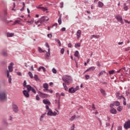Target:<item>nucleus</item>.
<instances>
[{
    "instance_id": "nucleus-59",
    "label": "nucleus",
    "mask_w": 130,
    "mask_h": 130,
    "mask_svg": "<svg viewBox=\"0 0 130 130\" xmlns=\"http://www.w3.org/2000/svg\"><path fill=\"white\" fill-rule=\"evenodd\" d=\"M71 130H75V125H74V124H73L72 126L71 127Z\"/></svg>"
},
{
    "instance_id": "nucleus-29",
    "label": "nucleus",
    "mask_w": 130,
    "mask_h": 130,
    "mask_svg": "<svg viewBox=\"0 0 130 130\" xmlns=\"http://www.w3.org/2000/svg\"><path fill=\"white\" fill-rule=\"evenodd\" d=\"M123 109V107L121 106H119V107H117V110L119 111L120 112L121 111H122V109Z\"/></svg>"
},
{
    "instance_id": "nucleus-2",
    "label": "nucleus",
    "mask_w": 130,
    "mask_h": 130,
    "mask_svg": "<svg viewBox=\"0 0 130 130\" xmlns=\"http://www.w3.org/2000/svg\"><path fill=\"white\" fill-rule=\"evenodd\" d=\"M6 99H7V94L6 92H0V102H4Z\"/></svg>"
},
{
    "instance_id": "nucleus-6",
    "label": "nucleus",
    "mask_w": 130,
    "mask_h": 130,
    "mask_svg": "<svg viewBox=\"0 0 130 130\" xmlns=\"http://www.w3.org/2000/svg\"><path fill=\"white\" fill-rule=\"evenodd\" d=\"M22 93L26 98H29V97H30V94H29V91H28V90H23Z\"/></svg>"
},
{
    "instance_id": "nucleus-7",
    "label": "nucleus",
    "mask_w": 130,
    "mask_h": 130,
    "mask_svg": "<svg viewBox=\"0 0 130 130\" xmlns=\"http://www.w3.org/2000/svg\"><path fill=\"white\" fill-rule=\"evenodd\" d=\"M76 91H78V89L75 88L73 87H72L69 89L68 92L71 94H73V93H75V92H76Z\"/></svg>"
},
{
    "instance_id": "nucleus-18",
    "label": "nucleus",
    "mask_w": 130,
    "mask_h": 130,
    "mask_svg": "<svg viewBox=\"0 0 130 130\" xmlns=\"http://www.w3.org/2000/svg\"><path fill=\"white\" fill-rule=\"evenodd\" d=\"M100 92L102 93L103 96H106V92L105 91V90H104L103 88L100 89Z\"/></svg>"
},
{
    "instance_id": "nucleus-63",
    "label": "nucleus",
    "mask_w": 130,
    "mask_h": 130,
    "mask_svg": "<svg viewBox=\"0 0 130 130\" xmlns=\"http://www.w3.org/2000/svg\"><path fill=\"white\" fill-rule=\"evenodd\" d=\"M17 75H18V76H22V73L21 72H17Z\"/></svg>"
},
{
    "instance_id": "nucleus-4",
    "label": "nucleus",
    "mask_w": 130,
    "mask_h": 130,
    "mask_svg": "<svg viewBox=\"0 0 130 130\" xmlns=\"http://www.w3.org/2000/svg\"><path fill=\"white\" fill-rule=\"evenodd\" d=\"M124 128H125V129H128V128H130V120L129 119H128L124 124Z\"/></svg>"
},
{
    "instance_id": "nucleus-16",
    "label": "nucleus",
    "mask_w": 130,
    "mask_h": 130,
    "mask_svg": "<svg viewBox=\"0 0 130 130\" xmlns=\"http://www.w3.org/2000/svg\"><path fill=\"white\" fill-rule=\"evenodd\" d=\"M38 9H40L41 10H42V11H43V12H45V11H48V9H47V7H37Z\"/></svg>"
},
{
    "instance_id": "nucleus-46",
    "label": "nucleus",
    "mask_w": 130,
    "mask_h": 130,
    "mask_svg": "<svg viewBox=\"0 0 130 130\" xmlns=\"http://www.w3.org/2000/svg\"><path fill=\"white\" fill-rule=\"evenodd\" d=\"M26 85H27V82L26 81V80H24V82H23V87L26 88V86H27Z\"/></svg>"
},
{
    "instance_id": "nucleus-39",
    "label": "nucleus",
    "mask_w": 130,
    "mask_h": 130,
    "mask_svg": "<svg viewBox=\"0 0 130 130\" xmlns=\"http://www.w3.org/2000/svg\"><path fill=\"white\" fill-rule=\"evenodd\" d=\"M115 73V70H112L109 71V75H113Z\"/></svg>"
},
{
    "instance_id": "nucleus-42",
    "label": "nucleus",
    "mask_w": 130,
    "mask_h": 130,
    "mask_svg": "<svg viewBox=\"0 0 130 130\" xmlns=\"http://www.w3.org/2000/svg\"><path fill=\"white\" fill-rule=\"evenodd\" d=\"M20 22H21V21L19 20H16L14 23H13V25H16V24H19Z\"/></svg>"
},
{
    "instance_id": "nucleus-31",
    "label": "nucleus",
    "mask_w": 130,
    "mask_h": 130,
    "mask_svg": "<svg viewBox=\"0 0 130 130\" xmlns=\"http://www.w3.org/2000/svg\"><path fill=\"white\" fill-rule=\"evenodd\" d=\"M7 37H13L14 36V33L7 32Z\"/></svg>"
},
{
    "instance_id": "nucleus-35",
    "label": "nucleus",
    "mask_w": 130,
    "mask_h": 130,
    "mask_svg": "<svg viewBox=\"0 0 130 130\" xmlns=\"http://www.w3.org/2000/svg\"><path fill=\"white\" fill-rule=\"evenodd\" d=\"M58 23L59 25H61V16H60L59 17V18L58 19Z\"/></svg>"
},
{
    "instance_id": "nucleus-52",
    "label": "nucleus",
    "mask_w": 130,
    "mask_h": 130,
    "mask_svg": "<svg viewBox=\"0 0 130 130\" xmlns=\"http://www.w3.org/2000/svg\"><path fill=\"white\" fill-rule=\"evenodd\" d=\"M86 80H89L90 79V76L85 75V76Z\"/></svg>"
},
{
    "instance_id": "nucleus-26",
    "label": "nucleus",
    "mask_w": 130,
    "mask_h": 130,
    "mask_svg": "<svg viewBox=\"0 0 130 130\" xmlns=\"http://www.w3.org/2000/svg\"><path fill=\"white\" fill-rule=\"evenodd\" d=\"M114 106H119L120 105V103L118 101H114Z\"/></svg>"
},
{
    "instance_id": "nucleus-8",
    "label": "nucleus",
    "mask_w": 130,
    "mask_h": 130,
    "mask_svg": "<svg viewBox=\"0 0 130 130\" xmlns=\"http://www.w3.org/2000/svg\"><path fill=\"white\" fill-rule=\"evenodd\" d=\"M39 94L41 98H47L48 97V94L42 93L41 91H39Z\"/></svg>"
},
{
    "instance_id": "nucleus-45",
    "label": "nucleus",
    "mask_w": 130,
    "mask_h": 130,
    "mask_svg": "<svg viewBox=\"0 0 130 130\" xmlns=\"http://www.w3.org/2000/svg\"><path fill=\"white\" fill-rule=\"evenodd\" d=\"M6 74H7V78H10V77H11V76L10 75V71H9L8 70H7V71H6Z\"/></svg>"
},
{
    "instance_id": "nucleus-37",
    "label": "nucleus",
    "mask_w": 130,
    "mask_h": 130,
    "mask_svg": "<svg viewBox=\"0 0 130 130\" xmlns=\"http://www.w3.org/2000/svg\"><path fill=\"white\" fill-rule=\"evenodd\" d=\"M27 23H28V24H29V25H32V24H33V23H34V20L32 19L31 20H28L27 21Z\"/></svg>"
},
{
    "instance_id": "nucleus-41",
    "label": "nucleus",
    "mask_w": 130,
    "mask_h": 130,
    "mask_svg": "<svg viewBox=\"0 0 130 130\" xmlns=\"http://www.w3.org/2000/svg\"><path fill=\"white\" fill-rule=\"evenodd\" d=\"M28 76L31 79H33V74H32V72H28Z\"/></svg>"
},
{
    "instance_id": "nucleus-50",
    "label": "nucleus",
    "mask_w": 130,
    "mask_h": 130,
    "mask_svg": "<svg viewBox=\"0 0 130 130\" xmlns=\"http://www.w3.org/2000/svg\"><path fill=\"white\" fill-rule=\"evenodd\" d=\"M31 91L32 92V93H34V94H36V90L34 88H32Z\"/></svg>"
},
{
    "instance_id": "nucleus-47",
    "label": "nucleus",
    "mask_w": 130,
    "mask_h": 130,
    "mask_svg": "<svg viewBox=\"0 0 130 130\" xmlns=\"http://www.w3.org/2000/svg\"><path fill=\"white\" fill-rule=\"evenodd\" d=\"M45 117V114H43L41 115V118L40 119V121H42V120H43V119H42V118H44Z\"/></svg>"
},
{
    "instance_id": "nucleus-32",
    "label": "nucleus",
    "mask_w": 130,
    "mask_h": 130,
    "mask_svg": "<svg viewBox=\"0 0 130 130\" xmlns=\"http://www.w3.org/2000/svg\"><path fill=\"white\" fill-rule=\"evenodd\" d=\"M74 56H76V57H80V56H79V51H76L75 52Z\"/></svg>"
},
{
    "instance_id": "nucleus-33",
    "label": "nucleus",
    "mask_w": 130,
    "mask_h": 130,
    "mask_svg": "<svg viewBox=\"0 0 130 130\" xmlns=\"http://www.w3.org/2000/svg\"><path fill=\"white\" fill-rule=\"evenodd\" d=\"M38 50L39 52H40V53H42V52H45V51H46L45 50H43L40 47H38Z\"/></svg>"
},
{
    "instance_id": "nucleus-19",
    "label": "nucleus",
    "mask_w": 130,
    "mask_h": 130,
    "mask_svg": "<svg viewBox=\"0 0 130 130\" xmlns=\"http://www.w3.org/2000/svg\"><path fill=\"white\" fill-rule=\"evenodd\" d=\"M79 117H80V116L73 115L69 119V120H70V121H73V120H74L75 118H79Z\"/></svg>"
},
{
    "instance_id": "nucleus-1",
    "label": "nucleus",
    "mask_w": 130,
    "mask_h": 130,
    "mask_svg": "<svg viewBox=\"0 0 130 130\" xmlns=\"http://www.w3.org/2000/svg\"><path fill=\"white\" fill-rule=\"evenodd\" d=\"M62 81L64 82L66 85H70L73 81L72 77L70 75H65L62 77Z\"/></svg>"
},
{
    "instance_id": "nucleus-15",
    "label": "nucleus",
    "mask_w": 130,
    "mask_h": 130,
    "mask_svg": "<svg viewBox=\"0 0 130 130\" xmlns=\"http://www.w3.org/2000/svg\"><path fill=\"white\" fill-rule=\"evenodd\" d=\"M110 113H112V114H116L117 111H116V109L115 108H112L110 110Z\"/></svg>"
},
{
    "instance_id": "nucleus-61",
    "label": "nucleus",
    "mask_w": 130,
    "mask_h": 130,
    "mask_svg": "<svg viewBox=\"0 0 130 130\" xmlns=\"http://www.w3.org/2000/svg\"><path fill=\"white\" fill-rule=\"evenodd\" d=\"M45 46L47 47V48H49V45H48V43H45Z\"/></svg>"
},
{
    "instance_id": "nucleus-44",
    "label": "nucleus",
    "mask_w": 130,
    "mask_h": 130,
    "mask_svg": "<svg viewBox=\"0 0 130 130\" xmlns=\"http://www.w3.org/2000/svg\"><path fill=\"white\" fill-rule=\"evenodd\" d=\"M52 72L53 74H56V73H57V71L55 68L52 69Z\"/></svg>"
},
{
    "instance_id": "nucleus-12",
    "label": "nucleus",
    "mask_w": 130,
    "mask_h": 130,
    "mask_svg": "<svg viewBox=\"0 0 130 130\" xmlns=\"http://www.w3.org/2000/svg\"><path fill=\"white\" fill-rule=\"evenodd\" d=\"M1 54L3 56H8V53L7 52V50L6 49H4L2 50V52L1 53Z\"/></svg>"
},
{
    "instance_id": "nucleus-27",
    "label": "nucleus",
    "mask_w": 130,
    "mask_h": 130,
    "mask_svg": "<svg viewBox=\"0 0 130 130\" xmlns=\"http://www.w3.org/2000/svg\"><path fill=\"white\" fill-rule=\"evenodd\" d=\"M103 6H104V4H103V3H102L100 1L98 2L99 8H102V7H103Z\"/></svg>"
},
{
    "instance_id": "nucleus-5",
    "label": "nucleus",
    "mask_w": 130,
    "mask_h": 130,
    "mask_svg": "<svg viewBox=\"0 0 130 130\" xmlns=\"http://www.w3.org/2000/svg\"><path fill=\"white\" fill-rule=\"evenodd\" d=\"M49 20V18L47 16H42L40 18V21L42 22L46 23V22Z\"/></svg>"
},
{
    "instance_id": "nucleus-11",
    "label": "nucleus",
    "mask_w": 130,
    "mask_h": 130,
    "mask_svg": "<svg viewBox=\"0 0 130 130\" xmlns=\"http://www.w3.org/2000/svg\"><path fill=\"white\" fill-rule=\"evenodd\" d=\"M43 103H44V104H45L46 105H50V102L48 100H43Z\"/></svg>"
},
{
    "instance_id": "nucleus-60",
    "label": "nucleus",
    "mask_w": 130,
    "mask_h": 130,
    "mask_svg": "<svg viewBox=\"0 0 130 130\" xmlns=\"http://www.w3.org/2000/svg\"><path fill=\"white\" fill-rule=\"evenodd\" d=\"M92 108L93 110H95L96 109V108L95 107V105H94V104H92Z\"/></svg>"
},
{
    "instance_id": "nucleus-24",
    "label": "nucleus",
    "mask_w": 130,
    "mask_h": 130,
    "mask_svg": "<svg viewBox=\"0 0 130 130\" xmlns=\"http://www.w3.org/2000/svg\"><path fill=\"white\" fill-rule=\"evenodd\" d=\"M34 79H35V81H36L37 82L40 81L39 77H38V75H37L36 74H35L34 75Z\"/></svg>"
},
{
    "instance_id": "nucleus-17",
    "label": "nucleus",
    "mask_w": 130,
    "mask_h": 130,
    "mask_svg": "<svg viewBox=\"0 0 130 130\" xmlns=\"http://www.w3.org/2000/svg\"><path fill=\"white\" fill-rule=\"evenodd\" d=\"M77 38V39H79L81 37V30H78L76 32Z\"/></svg>"
},
{
    "instance_id": "nucleus-3",
    "label": "nucleus",
    "mask_w": 130,
    "mask_h": 130,
    "mask_svg": "<svg viewBox=\"0 0 130 130\" xmlns=\"http://www.w3.org/2000/svg\"><path fill=\"white\" fill-rule=\"evenodd\" d=\"M12 107L13 111L15 113H18V112L19 111V108L18 107V106L15 104H12Z\"/></svg>"
},
{
    "instance_id": "nucleus-25",
    "label": "nucleus",
    "mask_w": 130,
    "mask_h": 130,
    "mask_svg": "<svg viewBox=\"0 0 130 130\" xmlns=\"http://www.w3.org/2000/svg\"><path fill=\"white\" fill-rule=\"evenodd\" d=\"M43 88L46 90H48V84L47 83H44L43 85Z\"/></svg>"
},
{
    "instance_id": "nucleus-13",
    "label": "nucleus",
    "mask_w": 130,
    "mask_h": 130,
    "mask_svg": "<svg viewBox=\"0 0 130 130\" xmlns=\"http://www.w3.org/2000/svg\"><path fill=\"white\" fill-rule=\"evenodd\" d=\"M115 18L117 20L118 22H120L122 20V17L120 15H116Z\"/></svg>"
},
{
    "instance_id": "nucleus-14",
    "label": "nucleus",
    "mask_w": 130,
    "mask_h": 130,
    "mask_svg": "<svg viewBox=\"0 0 130 130\" xmlns=\"http://www.w3.org/2000/svg\"><path fill=\"white\" fill-rule=\"evenodd\" d=\"M41 70H43L44 73H45V72H46V69H45V68H44V67L43 66H41V67H40L39 68V69H38V71L39 72H40V71H41Z\"/></svg>"
},
{
    "instance_id": "nucleus-62",
    "label": "nucleus",
    "mask_w": 130,
    "mask_h": 130,
    "mask_svg": "<svg viewBox=\"0 0 130 130\" xmlns=\"http://www.w3.org/2000/svg\"><path fill=\"white\" fill-rule=\"evenodd\" d=\"M122 127L121 126H119L117 127V130H122Z\"/></svg>"
},
{
    "instance_id": "nucleus-36",
    "label": "nucleus",
    "mask_w": 130,
    "mask_h": 130,
    "mask_svg": "<svg viewBox=\"0 0 130 130\" xmlns=\"http://www.w3.org/2000/svg\"><path fill=\"white\" fill-rule=\"evenodd\" d=\"M123 9L124 11H127V10H128V7L125 5V3L123 4Z\"/></svg>"
},
{
    "instance_id": "nucleus-34",
    "label": "nucleus",
    "mask_w": 130,
    "mask_h": 130,
    "mask_svg": "<svg viewBox=\"0 0 130 130\" xmlns=\"http://www.w3.org/2000/svg\"><path fill=\"white\" fill-rule=\"evenodd\" d=\"M55 103H57V104L58 105V108H59V107L60 106V102H59V100L57 101V100H55Z\"/></svg>"
},
{
    "instance_id": "nucleus-48",
    "label": "nucleus",
    "mask_w": 130,
    "mask_h": 130,
    "mask_svg": "<svg viewBox=\"0 0 130 130\" xmlns=\"http://www.w3.org/2000/svg\"><path fill=\"white\" fill-rule=\"evenodd\" d=\"M9 79H8V82L9 83H12V76H10L9 77H8Z\"/></svg>"
},
{
    "instance_id": "nucleus-57",
    "label": "nucleus",
    "mask_w": 130,
    "mask_h": 130,
    "mask_svg": "<svg viewBox=\"0 0 130 130\" xmlns=\"http://www.w3.org/2000/svg\"><path fill=\"white\" fill-rule=\"evenodd\" d=\"M120 93H119V92H116V98H117V97H118L119 96V95H120Z\"/></svg>"
},
{
    "instance_id": "nucleus-51",
    "label": "nucleus",
    "mask_w": 130,
    "mask_h": 130,
    "mask_svg": "<svg viewBox=\"0 0 130 130\" xmlns=\"http://www.w3.org/2000/svg\"><path fill=\"white\" fill-rule=\"evenodd\" d=\"M60 9H62V8H63V2H61L60 3Z\"/></svg>"
},
{
    "instance_id": "nucleus-23",
    "label": "nucleus",
    "mask_w": 130,
    "mask_h": 130,
    "mask_svg": "<svg viewBox=\"0 0 130 130\" xmlns=\"http://www.w3.org/2000/svg\"><path fill=\"white\" fill-rule=\"evenodd\" d=\"M46 54H45V57L46 59H49V56H50V53H48L47 51H45Z\"/></svg>"
},
{
    "instance_id": "nucleus-54",
    "label": "nucleus",
    "mask_w": 130,
    "mask_h": 130,
    "mask_svg": "<svg viewBox=\"0 0 130 130\" xmlns=\"http://www.w3.org/2000/svg\"><path fill=\"white\" fill-rule=\"evenodd\" d=\"M130 50V47H128L125 48V51H129Z\"/></svg>"
},
{
    "instance_id": "nucleus-20",
    "label": "nucleus",
    "mask_w": 130,
    "mask_h": 130,
    "mask_svg": "<svg viewBox=\"0 0 130 130\" xmlns=\"http://www.w3.org/2000/svg\"><path fill=\"white\" fill-rule=\"evenodd\" d=\"M95 70V67H89L88 69H87L86 71H85V73L87 72H90L91 71H94Z\"/></svg>"
},
{
    "instance_id": "nucleus-40",
    "label": "nucleus",
    "mask_w": 130,
    "mask_h": 130,
    "mask_svg": "<svg viewBox=\"0 0 130 130\" xmlns=\"http://www.w3.org/2000/svg\"><path fill=\"white\" fill-rule=\"evenodd\" d=\"M117 99H119V100H120V99H121V98H123V99L124 100H125V98H124V96H123V95H119L118 97L117 98Z\"/></svg>"
},
{
    "instance_id": "nucleus-43",
    "label": "nucleus",
    "mask_w": 130,
    "mask_h": 130,
    "mask_svg": "<svg viewBox=\"0 0 130 130\" xmlns=\"http://www.w3.org/2000/svg\"><path fill=\"white\" fill-rule=\"evenodd\" d=\"M76 48H78V47H81V44L80 43H76L75 45Z\"/></svg>"
},
{
    "instance_id": "nucleus-58",
    "label": "nucleus",
    "mask_w": 130,
    "mask_h": 130,
    "mask_svg": "<svg viewBox=\"0 0 130 130\" xmlns=\"http://www.w3.org/2000/svg\"><path fill=\"white\" fill-rule=\"evenodd\" d=\"M41 22V21L40 19L39 20H38L37 21H35V24H36V25H38V24L39 23H40Z\"/></svg>"
},
{
    "instance_id": "nucleus-49",
    "label": "nucleus",
    "mask_w": 130,
    "mask_h": 130,
    "mask_svg": "<svg viewBox=\"0 0 130 130\" xmlns=\"http://www.w3.org/2000/svg\"><path fill=\"white\" fill-rule=\"evenodd\" d=\"M60 53L61 54H63L64 53V49L63 48L61 49Z\"/></svg>"
},
{
    "instance_id": "nucleus-21",
    "label": "nucleus",
    "mask_w": 130,
    "mask_h": 130,
    "mask_svg": "<svg viewBox=\"0 0 130 130\" xmlns=\"http://www.w3.org/2000/svg\"><path fill=\"white\" fill-rule=\"evenodd\" d=\"M100 37V36L99 35H93L90 37V39H93V38H95V39H98V38H99Z\"/></svg>"
},
{
    "instance_id": "nucleus-64",
    "label": "nucleus",
    "mask_w": 130,
    "mask_h": 130,
    "mask_svg": "<svg viewBox=\"0 0 130 130\" xmlns=\"http://www.w3.org/2000/svg\"><path fill=\"white\" fill-rule=\"evenodd\" d=\"M124 22H125V23H127V24H130V21H128V20L124 19Z\"/></svg>"
},
{
    "instance_id": "nucleus-56",
    "label": "nucleus",
    "mask_w": 130,
    "mask_h": 130,
    "mask_svg": "<svg viewBox=\"0 0 130 130\" xmlns=\"http://www.w3.org/2000/svg\"><path fill=\"white\" fill-rule=\"evenodd\" d=\"M36 100H37V101H39V100H40V98L38 96V95H37L36 97Z\"/></svg>"
},
{
    "instance_id": "nucleus-22",
    "label": "nucleus",
    "mask_w": 130,
    "mask_h": 130,
    "mask_svg": "<svg viewBox=\"0 0 130 130\" xmlns=\"http://www.w3.org/2000/svg\"><path fill=\"white\" fill-rule=\"evenodd\" d=\"M25 88H27V91L30 92L33 87L30 85H27Z\"/></svg>"
},
{
    "instance_id": "nucleus-28",
    "label": "nucleus",
    "mask_w": 130,
    "mask_h": 130,
    "mask_svg": "<svg viewBox=\"0 0 130 130\" xmlns=\"http://www.w3.org/2000/svg\"><path fill=\"white\" fill-rule=\"evenodd\" d=\"M62 85L64 88L65 91H68L69 90V88H68V86H67V84L66 83H63Z\"/></svg>"
},
{
    "instance_id": "nucleus-53",
    "label": "nucleus",
    "mask_w": 130,
    "mask_h": 130,
    "mask_svg": "<svg viewBox=\"0 0 130 130\" xmlns=\"http://www.w3.org/2000/svg\"><path fill=\"white\" fill-rule=\"evenodd\" d=\"M16 7V4L13 3V8L12 9V11H16V9H14Z\"/></svg>"
},
{
    "instance_id": "nucleus-38",
    "label": "nucleus",
    "mask_w": 130,
    "mask_h": 130,
    "mask_svg": "<svg viewBox=\"0 0 130 130\" xmlns=\"http://www.w3.org/2000/svg\"><path fill=\"white\" fill-rule=\"evenodd\" d=\"M106 72L105 71H102L99 74V77H100V76H102L103 74H106Z\"/></svg>"
},
{
    "instance_id": "nucleus-30",
    "label": "nucleus",
    "mask_w": 130,
    "mask_h": 130,
    "mask_svg": "<svg viewBox=\"0 0 130 130\" xmlns=\"http://www.w3.org/2000/svg\"><path fill=\"white\" fill-rule=\"evenodd\" d=\"M55 41L57 42L58 44H59V46H61V43H60V41L58 39H55Z\"/></svg>"
},
{
    "instance_id": "nucleus-9",
    "label": "nucleus",
    "mask_w": 130,
    "mask_h": 130,
    "mask_svg": "<svg viewBox=\"0 0 130 130\" xmlns=\"http://www.w3.org/2000/svg\"><path fill=\"white\" fill-rule=\"evenodd\" d=\"M13 66H14V63L11 62L10 63V65L8 66V71L10 73H12V72H13Z\"/></svg>"
},
{
    "instance_id": "nucleus-55",
    "label": "nucleus",
    "mask_w": 130,
    "mask_h": 130,
    "mask_svg": "<svg viewBox=\"0 0 130 130\" xmlns=\"http://www.w3.org/2000/svg\"><path fill=\"white\" fill-rule=\"evenodd\" d=\"M47 37H48V38H51V37H52V35L51 34H48L47 35Z\"/></svg>"
},
{
    "instance_id": "nucleus-10",
    "label": "nucleus",
    "mask_w": 130,
    "mask_h": 130,
    "mask_svg": "<svg viewBox=\"0 0 130 130\" xmlns=\"http://www.w3.org/2000/svg\"><path fill=\"white\" fill-rule=\"evenodd\" d=\"M48 110L49 111H48V113H47V114H57V113L58 114L59 113V112L57 110H56V111L58 113L55 112V113H53V112H52V110H51V109H49Z\"/></svg>"
}]
</instances>
